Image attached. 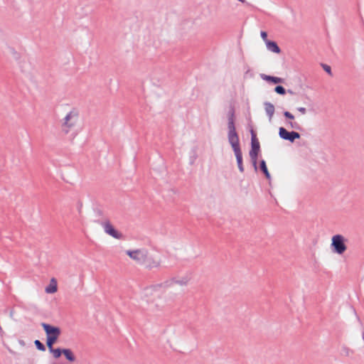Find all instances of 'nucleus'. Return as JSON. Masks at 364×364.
Listing matches in <instances>:
<instances>
[{
  "label": "nucleus",
  "mask_w": 364,
  "mask_h": 364,
  "mask_svg": "<svg viewBox=\"0 0 364 364\" xmlns=\"http://www.w3.org/2000/svg\"><path fill=\"white\" fill-rule=\"evenodd\" d=\"M228 138L235 153L238 168L241 173L244 172L242 164V154L240 146V139L235 126V109L231 107L228 113Z\"/></svg>",
  "instance_id": "nucleus-1"
},
{
  "label": "nucleus",
  "mask_w": 364,
  "mask_h": 364,
  "mask_svg": "<svg viewBox=\"0 0 364 364\" xmlns=\"http://www.w3.org/2000/svg\"><path fill=\"white\" fill-rule=\"evenodd\" d=\"M126 254L138 265L149 270L159 268L161 265V259L154 257L146 248L127 250Z\"/></svg>",
  "instance_id": "nucleus-2"
},
{
  "label": "nucleus",
  "mask_w": 364,
  "mask_h": 364,
  "mask_svg": "<svg viewBox=\"0 0 364 364\" xmlns=\"http://www.w3.org/2000/svg\"><path fill=\"white\" fill-rule=\"evenodd\" d=\"M189 282V278L187 277H182L179 279L176 278H172L169 280H167L163 283L158 284L156 285H153L151 287H147L144 289V293L146 295H147L151 291L156 290L158 288L164 287V288H168L173 284H178L180 286H186Z\"/></svg>",
  "instance_id": "nucleus-3"
},
{
  "label": "nucleus",
  "mask_w": 364,
  "mask_h": 364,
  "mask_svg": "<svg viewBox=\"0 0 364 364\" xmlns=\"http://www.w3.org/2000/svg\"><path fill=\"white\" fill-rule=\"evenodd\" d=\"M78 117L79 112L76 109H73L66 114L62 124L63 130L65 134H68L75 126L78 121Z\"/></svg>",
  "instance_id": "nucleus-4"
},
{
  "label": "nucleus",
  "mask_w": 364,
  "mask_h": 364,
  "mask_svg": "<svg viewBox=\"0 0 364 364\" xmlns=\"http://www.w3.org/2000/svg\"><path fill=\"white\" fill-rule=\"evenodd\" d=\"M331 246L333 252L338 255H342L347 250L345 238L341 235H336L332 237Z\"/></svg>",
  "instance_id": "nucleus-5"
},
{
  "label": "nucleus",
  "mask_w": 364,
  "mask_h": 364,
  "mask_svg": "<svg viewBox=\"0 0 364 364\" xmlns=\"http://www.w3.org/2000/svg\"><path fill=\"white\" fill-rule=\"evenodd\" d=\"M42 327L43 328L46 337L50 338H53L58 340L59 336L60 335V329L57 326H53L50 324L42 323Z\"/></svg>",
  "instance_id": "nucleus-6"
},
{
  "label": "nucleus",
  "mask_w": 364,
  "mask_h": 364,
  "mask_svg": "<svg viewBox=\"0 0 364 364\" xmlns=\"http://www.w3.org/2000/svg\"><path fill=\"white\" fill-rule=\"evenodd\" d=\"M279 136L282 139L289 141L290 142H294L296 139L301 137L299 132L294 131L289 132L284 127L279 129Z\"/></svg>",
  "instance_id": "nucleus-7"
},
{
  "label": "nucleus",
  "mask_w": 364,
  "mask_h": 364,
  "mask_svg": "<svg viewBox=\"0 0 364 364\" xmlns=\"http://www.w3.org/2000/svg\"><path fill=\"white\" fill-rule=\"evenodd\" d=\"M251 149L250 151L249 155L250 156L252 157L258 156V154L260 150V145L257 138L256 134L252 129L251 130Z\"/></svg>",
  "instance_id": "nucleus-8"
},
{
  "label": "nucleus",
  "mask_w": 364,
  "mask_h": 364,
  "mask_svg": "<svg viewBox=\"0 0 364 364\" xmlns=\"http://www.w3.org/2000/svg\"><path fill=\"white\" fill-rule=\"evenodd\" d=\"M260 77L262 80H266L267 82H273L274 84L284 82V79L278 77L267 75L265 74H261Z\"/></svg>",
  "instance_id": "nucleus-9"
},
{
  "label": "nucleus",
  "mask_w": 364,
  "mask_h": 364,
  "mask_svg": "<svg viewBox=\"0 0 364 364\" xmlns=\"http://www.w3.org/2000/svg\"><path fill=\"white\" fill-rule=\"evenodd\" d=\"M264 105L265 112H266L267 114L268 115L269 120H271L274 114V111H275L274 106L273 104H272L271 102H264Z\"/></svg>",
  "instance_id": "nucleus-10"
},
{
  "label": "nucleus",
  "mask_w": 364,
  "mask_h": 364,
  "mask_svg": "<svg viewBox=\"0 0 364 364\" xmlns=\"http://www.w3.org/2000/svg\"><path fill=\"white\" fill-rule=\"evenodd\" d=\"M100 225L104 228L105 231L112 237H114V227L109 220L102 221Z\"/></svg>",
  "instance_id": "nucleus-11"
},
{
  "label": "nucleus",
  "mask_w": 364,
  "mask_h": 364,
  "mask_svg": "<svg viewBox=\"0 0 364 364\" xmlns=\"http://www.w3.org/2000/svg\"><path fill=\"white\" fill-rule=\"evenodd\" d=\"M266 46L267 49L273 53H279L281 52V49L274 41H269L266 43Z\"/></svg>",
  "instance_id": "nucleus-12"
},
{
  "label": "nucleus",
  "mask_w": 364,
  "mask_h": 364,
  "mask_svg": "<svg viewBox=\"0 0 364 364\" xmlns=\"http://www.w3.org/2000/svg\"><path fill=\"white\" fill-rule=\"evenodd\" d=\"M58 290L57 282L54 278L50 280V284L46 287V292L48 294H53Z\"/></svg>",
  "instance_id": "nucleus-13"
},
{
  "label": "nucleus",
  "mask_w": 364,
  "mask_h": 364,
  "mask_svg": "<svg viewBox=\"0 0 364 364\" xmlns=\"http://www.w3.org/2000/svg\"><path fill=\"white\" fill-rule=\"evenodd\" d=\"M63 353L66 358V359L70 362H73L75 360V356L74 355L72 350L69 348H63Z\"/></svg>",
  "instance_id": "nucleus-14"
},
{
  "label": "nucleus",
  "mask_w": 364,
  "mask_h": 364,
  "mask_svg": "<svg viewBox=\"0 0 364 364\" xmlns=\"http://www.w3.org/2000/svg\"><path fill=\"white\" fill-rule=\"evenodd\" d=\"M259 168L261 171L264 174L265 177L267 179H270L271 176L267 169V164L264 160H262L259 164Z\"/></svg>",
  "instance_id": "nucleus-15"
},
{
  "label": "nucleus",
  "mask_w": 364,
  "mask_h": 364,
  "mask_svg": "<svg viewBox=\"0 0 364 364\" xmlns=\"http://www.w3.org/2000/svg\"><path fill=\"white\" fill-rule=\"evenodd\" d=\"M274 92L279 95H284L286 94L285 88L282 85H277L274 87Z\"/></svg>",
  "instance_id": "nucleus-16"
},
{
  "label": "nucleus",
  "mask_w": 364,
  "mask_h": 364,
  "mask_svg": "<svg viewBox=\"0 0 364 364\" xmlns=\"http://www.w3.org/2000/svg\"><path fill=\"white\" fill-rule=\"evenodd\" d=\"M287 124L289 125V127L291 129H296V130H301V126L297 122H296L290 121V122H289L287 123Z\"/></svg>",
  "instance_id": "nucleus-17"
},
{
  "label": "nucleus",
  "mask_w": 364,
  "mask_h": 364,
  "mask_svg": "<svg viewBox=\"0 0 364 364\" xmlns=\"http://www.w3.org/2000/svg\"><path fill=\"white\" fill-rule=\"evenodd\" d=\"M34 344L38 350H41V351L46 350V347H45L44 344L43 343H41L39 340H36L34 341Z\"/></svg>",
  "instance_id": "nucleus-18"
},
{
  "label": "nucleus",
  "mask_w": 364,
  "mask_h": 364,
  "mask_svg": "<svg viewBox=\"0 0 364 364\" xmlns=\"http://www.w3.org/2000/svg\"><path fill=\"white\" fill-rule=\"evenodd\" d=\"M50 351L53 353V356L55 358H58L63 353V349H60V348H56V349L52 348V350H50Z\"/></svg>",
  "instance_id": "nucleus-19"
},
{
  "label": "nucleus",
  "mask_w": 364,
  "mask_h": 364,
  "mask_svg": "<svg viewBox=\"0 0 364 364\" xmlns=\"http://www.w3.org/2000/svg\"><path fill=\"white\" fill-rule=\"evenodd\" d=\"M57 340L50 338H46V344L48 347L49 350H52L53 344L56 342Z\"/></svg>",
  "instance_id": "nucleus-20"
},
{
  "label": "nucleus",
  "mask_w": 364,
  "mask_h": 364,
  "mask_svg": "<svg viewBox=\"0 0 364 364\" xmlns=\"http://www.w3.org/2000/svg\"><path fill=\"white\" fill-rule=\"evenodd\" d=\"M250 157L252 164L254 167V169L255 171H257V158H258V156H255V157L250 156Z\"/></svg>",
  "instance_id": "nucleus-21"
},
{
  "label": "nucleus",
  "mask_w": 364,
  "mask_h": 364,
  "mask_svg": "<svg viewBox=\"0 0 364 364\" xmlns=\"http://www.w3.org/2000/svg\"><path fill=\"white\" fill-rule=\"evenodd\" d=\"M284 116L289 119H291V120L294 119V116L291 112H289L288 111L284 112Z\"/></svg>",
  "instance_id": "nucleus-22"
},
{
  "label": "nucleus",
  "mask_w": 364,
  "mask_h": 364,
  "mask_svg": "<svg viewBox=\"0 0 364 364\" xmlns=\"http://www.w3.org/2000/svg\"><path fill=\"white\" fill-rule=\"evenodd\" d=\"M322 67L326 73L331 75V68L329 65H326V64H322Z\"/></svg>",
  "instance_id": "nucleus-23"
},
{
  "label": "nucleus",
  "mask_w": 364,
  "mask_h": 364,
  "mask_svg": "<svg viewBox=\"0 0 364 364\" xmlns=\"http://www.w3.org/2000/svg\"><path fill=\"white\" fill-rule=\"evenodd\" d=\"M115 239H124V236L122 232L115 230Z\"/></svg>",
  "instance_id": "nucleus-24"
},
{
  "label": "nucleus",
  "mask_w": 364,
  "mask_h": 364,
  "mask_svg": "<svg viewBox=\"0 0 364 364\" xmlns=\"http://www.w3.org/2000/svg\"><path fill=\"white\" fill-rule=\"evenodd\" d=\"M260 35H261L262 38L265 41V43L269 41V40L267 39V32L261 31Z\"/></svg>",
  "instance_id": "nucleus-25"
},
{
  "label": "nucleus",
  "mask_w": 364,
  "mask_h": 364,
  "mask_svg": "<svg viewBox=\"0 0 364 364\" xmlns=\"http://www.w3.org/2000/svg\"><path fill=\"white\" fill-rule=\"evenodd\" d=\"M297 110L303 114H306V108L302 107H298Z\"/></svg>",
  "instance_id": "nucleus-26"
},
{
  "label": "nucleus",
  "mask_w": 364,
  "mask_h": 364,
  "mask_svg": "<svg viewBox=\"0 0 364 364\" xmlns=\"http://www.w3.org/2000/svg\"><path fill=\"white\" fill-rule=\"evenodd\" d=\"M287 92H288L289 93L291 94V95L294 93V92H293V91H291V90H288V91H287Z\"/></svg>",
  "instance_id": "nucleus-27"
}]
</instances>
